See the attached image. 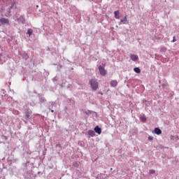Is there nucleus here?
<instances>
[{
  "label": "nucleus",
  "mask_w": 179,
  "mask_h": 179,
  "mask_svg": "<svg viewBox=\"0 0 179 179\" xmlns=\"http://www.w3.org/2000/svg\"><path fill=\"white\" fill-rule=\"evenodd\" d=\"M16 8V3L12 2V0H0V12L2 16H9L12 9Z\"/></svg>",
  "instance_id": "obj_1"
},
{
  "label": "nucleus",
  "mask_w": 179,
  "mask_h": 179,
  "mask_svg": "<svg viewBox=\"0 0 179 179\" xmlns=\"http://www.w3.org/2000/svg\"><path fill=\"white\" fill-rule=\"evenodd\" d=\"M90 85L91 86L92 90H94V92H96V90L99 89V83H97L96 80H90Z\"/></svg>",
  "instance_id": "obj_2"
},
{
  "label": "nucleus",
  "mask_w": 179,
  "mask_h": 179,
  "mask_svg": "<svg viewBox=\"0 0 179 179\" xmlns=\"http://www.w3.org/2000/svg\"><path fill=\"white\" fill-rule=\"evenodd\" d=\"M8 61V55L5 52L0 53V64H4Z\"/></svg>",
  "instance_id": "obj_3"
},
{
  "label": "nucleus",
  "mask_w": 179,
  "mask_h": 179,
  "mask_svg": "<svg viewBox=\"0 0 179 179\" xmlns=\"http://www.w3.org/2000/svg\"><path fill=\"white\" fill-rule=\"evenodd\" d=\"M105 66H106V64H103V66L100 65L99 66V71L101 76H106L107 73V71H106V69H104Z\"/></svg>",
  "instance_id": "obj_4"
},
{
  "label": "nucleus",
  "mask_w": 179,
  "mask_h": 179,
  "mask_svg": "<svg viewBox=\"0 0 179 179\" xmlns=\"http://www.w3.org/2000/svg\"><path fill=\"white\" fill-rule=\"evenodd\" d=\"M3 24H9V20L6 18H1L0 26H3Z\"/></svg>",
  "instance_id": "obj_5"
},
{
  "label": "nucleus",
  "mask_w": 179,
  "mask_h": 179,
  "mask_svg": "<svg viewBox=\"0 0 179 179\" xmlns=\"http://www.w3.org/2000/svg\"><path fill=\"white\" fill-rule=\"evenodd\" d=\"M31 115V110L30 109H27L25 112L26 120H29V118H30Z\"/></svg>",
  "instance_id": "obj_6"
},
{
  "label": "nucleus",
  "mask_w": 179,
  "mask_h": 179,
  "mask_svg": "<svg viewBox=\"0 0 179 179\" xmlns=\"http://www.w3.org/2000/svg\"><path fill=\"white\" fill-rule=\"evenodd\" d=\"M94 130V132L98 134V135H100L101 134V128H100L99 126H96Z\"/></svg>",
  "instance_id": "obj_7"
},
{
  "label": "nucleus",
  "mask_w": 179,
  "mask_h": 179,
  "mask_svg": "<svg viewBox=\"0 0 179 179\" xmlns=\"http://www.w3.org/2000/svg\"><path fill=\"white\" fill-rule=\"evenodd\" d=\"M20 55H21L22 58H23L24 59H27L29 58V55L24 52H21L20 53Z\"/></svg>",
  "instance_id": "obj_8"
},
{
  "label": "nucleus",
  "mask_w": 179,
  "mask_h": 179,
  "mask_svg": "<svg viewBox=\"0 0 179 179\" xmlns=\"http://www.w3.org/2000/svg\"><path fill=\"white\" fill-rule=\"evenodd\" d=\"M130 59L131 61H138V57L136 55L131 54L130 55Z\"/></svg>",
  "instance_id": "obj_9"
},
{
  "label": "nucleus",
  "mask_w": 179,
  "mask_h": 179,
  "mask_svg": "<svg viewBox=\"0 0 179 179\" xmlns=\"http://www.w3.org/2000/svg\"><path fill=\"white\" fill-rule=\"evenodd\" d=\"M118 85V82L115 80H113L110 81V86L112 87H116V86Z\"/></svg>",
  "instance_id": "obj_10"
},
{
  "label": "nucleus",
  "mask_w": 179,
  "mask_h": 179,
  "mask_svg": "<svg viewBox=\"0 0 179 179\" xmlns=\"http://www.w3.org/2000/svg\"><path fill=\"white\" fill-rule=\"evenodd\" d=\"M155 134H156V135H160L162 134V129H160L158 127H156L154 130Z\"/></svg>",
  "instance_id": "obj_11"
},
{
  "label": "nucleus",
  "mask_w": 179,
  "mask_h": 179,
  "mask_svg": "<svg viewBox=\"0 0 179 179\" xmlns=\"http://www.w3.org/2000/svg\"><path fill=\"white\" fill-rule=\"evenodd\" d=\"M17 22H19V23H22L24 24V16H20L19 18L17 19Z\"/></svg>",
  "instance_id": "obj_12"
},
{
  "label": "nucleus",
  "mask_w": 179,
  "mask_h": 179,
  "mask_svg": "<svg viewBox=\"0 0 179 179\" xmlns=\"http://www.w3.org/2000/svg\"><path fill=\"white\" fill-rule=\"evenodd\" d=\"M127 15L124 16L123 20H120V22L119 23V24H127Z\"/></svg>",
  "instance_id": "obj_13"
},
{
  "label": "nucleus",
  "mask_w": 179,
  "mask_h": 179,
  "mask_svg": "<svg viewBox=\"0 0 179 179\" xmlns=\"http://www.w3.org/2000/svg\"><path fill=\"white\" fill-rule=\"evenodd\" d=\"M115 19H120V10H116L114 12Z\"/></svg>",
  "instance_id": "obj_14"
},
{
  "label": "nucleus",
  "mask_w": 179,
  "mask_h": 179,
  "mask_svg": "<svg viewBox=\"0 0 179 179\" xmlns=\"http://www.w3.org/2000/svg\"><path fill=\"white\" fill-rule=\"evenodd\" d=\"M88 135H89L90 136L93 137V136H94V135H96V133H95V131H93V130H89V131H88Z\"/></svg>",
  "instance_id": "obj_15"
},
{
  "label": "nucleus",
  "mask_w": 179,
  "mask_h": 179,
  "mask_svg": "<svg viewBox=\"0 0 179 179\" xmlns=\"http://www.w3.org/2000/svg\"><path fill=\"white\" fill-rule=\"evenodd\" d=\"M80 166V162H74L73 163V166L76 167V169H78Z\"/></svg>",
  "instance_id": "obj_16"
},
{
  "label": "nucleus",
  "mask_w": 179,
  "mask_h": 179,
  "mask_svg": "<svg viewBox=\"0 0 179 179\" xmlns=\"http://www.w3.org/2000/svg\"><path fill=\"white\" fill-rule=\"evenodd\" d=\"M140 120L142 121V122H146V116H145V115H141L140 117Z\"/></svg>",
  "instance_id": "obj_17"
},
{
  "label": "nucleus",
  "mask_w": 179,
  "mask_h": 179,
  "mask_svg": "<svg viewBox=\"0 0 179 179\" xmlns=\"http://www.w3.org/2000/svg\"><path fill=\"white\" fill-rule=\"evenodd\" d=\"M134 72H136V73H141V69H139V67H136L134 69Z\"/></svg>",
  "instance_id": "obj_18"
},
{
  "label": "nucleus",
  "mask_w": 179,
  "mask_h": 179,
  "mask_svg": "<svg viewBox=\"0 0 179 179\" xmlns=\"http://www.w3.org/2000/svg\"><path fill=\"white\" fill-rule=\"evenodd\" d=\"M27 34H29V36H31V34H33V29H29L27 30Z\"/></svg>",
  "instance_id": "obj_19"
},
{
  "label": "nucleus",
  "mask_w": 179,
  "mask_h": 179,
  "mask_svg": "<svg viewBox=\"0 0 179 179\" xmlns=\"http://www.w3.org/2000/svg\"><path fill=\"white\" fill-rule=\"evenodd\" d=\"M76 173L78 176V177L76 178H80V177H82V172H80L79 171H76Z\"/></svg>",
  "instance_id": "obj_20"
},
{
  "label": "nucleus",
  "mask_w": 179,
  "mask_h": 179,
  "mask_svg": "<svg viewBox=\"0 0 179 179\" xmlns=\"http://www.w3.org/2000/svg\"><path fill=\"white\" fill-rule=\"evenodd\" d=\"M85 114H86V115H90V114H92V110H86L84 112Z\"/></svg>",
  "instance_id": "obj_21"
},
{
  "label": "nucleus",
  "mask_w": 179,
  "mask_h": 179,
  "mask_svg": "<svg viewBox=\"0 0 179 179\" xmlns=\"http://www.w3.org/2000/svg\"><path fill=\"white\" fill-rule=\"evenodd\" d=\"M156 173V171L153 170V169H150L149 171V174H155Z\"/></svg>",
  "instance_id": "obj_22"
},
{
  "label": "nucleus",
  "mask_w": 179,
  "mask_h": 179,
  "mask_svg": "<svg viewBox=\"0 0 179 179\" xmlns=\"http://www.w3.org/2000/svg\"><path fill=\"white\" fill-rule=\"evenodd\" d=\"M40 101L41 103H45V98L44 97L40 98Z\"/></svg>",
  "instance_id": "obj_23"
},
{
  "label": "nucleus",
  "mask_w": 179,
  "mask_h": 179,
  "mask_svg": "<svg viewBox=\"0 0 179 179\" xmlns=\"http://www.w3.org/2000/svg\"><path fill=\"white\" fill-rule=\"evenodd\" d=\"M161 51H162L163 52H166V51H167V49L165 47H163L161 48Z\"/></svg>",
  "instance_id": "obj_24"
},
{
  "label": "nucleus",
  "mask_w": 179,
  "mask_h": 179,
  "mask_svg": "<svg viewBox=\"0 0 179 179\" xmlns=\"http://www.w3.org/2000/svg\"><path fill=\"white\" fill-rule=\"evenodd\" d=\"M2 139H4V141H8V137L6 136H1Z\"/></svg>",
  "instance_id": "obj_25"
},
{
  "label": "nucleus",
  "mask_w": 179,
  "mask_h": 179,
  "mask_svg": "<svg viewBox=\"0 0 179 179\" xmlns=\"http://www.w3.org/2000/svg\"><path fill=\"white\" fill-rule=\"evenodd\" d=\"M177 41V39H176V36H173V40L171 41V43H176Z\"/></svg>",
  "instance_id": "obj_26"
},
{
  "label": "nucleus",
  "mask_w": 179,
  "mask_h": 179,
  "mask_svg": "<svg viewBox=\"0 0 179 179\" xmlns=\"http://www.w3.org/2000/svg\"><path fill=\"white\" fill-rule=\"evenodd\" d=\"M148 140H149V141H153V137L149 136V137H148Z\"/></svg>",
  "instance_id": "obj_27"
},
{
  "label": "nucleus",
  "mask_w": 179,
  "mask_h": 179,
  "mask_svg": "<svg viewBox=\"0 0 179 179\" xmlns=\"http://www.w3.org/2000/svg\"><path fill=\"white\" fill-rule=\"evenodd\" d=\"M52 80H53V82H55V80H57V79H56L55 78H54L52 79Z\"/></svg>",
  "instance_id": "obj_28"
},
{
  "label": "nucleus",
  "mask_w": 179,
  "mask_h": 179,
  "mask_svg": "<svg viewBox=\"0 0 179 179\" xmlns=\"http://www.w3.org/2000/svg\"><path fill=\"white\" fill-rule=\"evenodd\" d=\"M55 104V102H52V106H54Z\"/></svg>",
  "instance_id": "obj_29"
},
{
  "label": "nucleus",
  "mask_w": 179,
  "mask_h": 179,
  "mask_svg": "<svg viewBox=\"0 0 179 179\" xmlns=\"http://www.w3.org/2000/svg\"><path fill=\"white\" fill-rule=\"evenodd\" d=\"M51 113H54V110H51Z\"/></svg>",
  "instance_id": "obj_30"
},
{
  "label": "nucleus",
  "mask_w": 179,
  "mask_h": 179,
  "mask_svg": "<svg viewBox=\"0 0 179 179\" xmlns=\"http://www.w3.org/2000/svg\"><path fill=\"white\" fill-rule=\"evenodd\" d=\"M101 176H102V177H103V176H104V174H102Z\"/></svg>",
  "instance_id": "obj_31"
},
{
  "label": "nucleus",
  "mask_w": 179,
  "mask_h": 179,
  "mask_svg": "<svg viewBox=\"0 0 179 179\" xmlns=\"http://www.w3.org/2000/svg\"><path fill=\"white\" fill-rule=\"evenodd\" d=\"M0 105H1V101H0Z\"/></svg>",
  "instance_id": "obj_32"
}]
</instances>
